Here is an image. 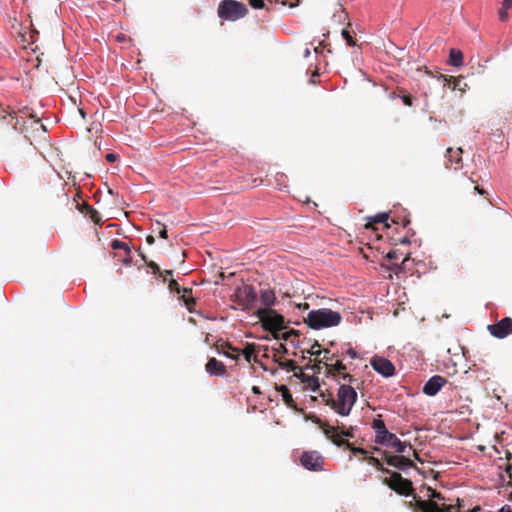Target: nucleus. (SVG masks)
<instances>
[{"mask_svg": "<svg viewBox=\"0 0 512 512\" xmlns=\"http://www.w3.org/2000/svg\"><path fill=\"white\" fill-rule=\"evenodd\" d=\"M307 353L311 356H315V357H318L322 354V350L320 349V344L318 343V341H315L313 343V345L311 346V348L309 350H307Z\"/></svg>", "mask_w": 512, "mask_h": 512, "instance_id": "f704fd0d", "label": "nucleus"}, {"mask_svg": "<svg viewBox=\"0 0 512 512\" xmlns=\"http://www.w3.org/2000/svg\"><path fill=\"white\" fill-rule=\"evenodd\" d=\"M300 463L307 470L320 471L323 469L324 458L316 451H306L301 455Z\"/></svg>", "mask_w": 512, "mask_h": 512, "instance_id": "1a4fd4ad", "label": "nucleus"}, {"mask_svg": "<svg viewBox=\"0 0 512 512\" xmlns=\"http://www.w3.org/2000/svg\"><path fill=\"white\" fill-rule=\"evenodd\" d=\"M322 353L324 354L323 358L321 359L323 361V364L325 365V362L329 363L333 360L334 355L330 354V351L328 349L322 350Z\"/></svg>", "mask_w": 512, "mask_h": 512, "instance_id": "79ce46f5", "label": "nucleus"}, {"mask_svg": "<svg viewBox=\"0 0 512 512\" xmlns=\"http://www.w3.org/2000/svg\"><path fill=\"white\" fill-rule=\"evenodd\" d=\"M249 4L254 9H262L265 6L263 0H249Z\"/></svg>", "mask_w": 512, "mask_h": 512, "instance_id": "a19ab883", "label": "nucleus"}, {"mask_svg": "<svg viewBox=\"0 0 512 512\" xmlns=\"http://www.w3.org/2000/svg\"><path fill=\"white\" fill-rule=\"evenodd\" d=\"M260 300H261V303L264 306H266V308H270L275 303V300H276L275 293L270 289L262 290L261 294H260Z\"/></svg>", "mask_w": 512, "mask_h": 512, "instance_id": "b1692460", "label": "nucleus"}, {"mask_svg": "<svg viewBox=\"0 0 512 512\" xmlns=\"http://www.w3.org/2000/svg\"><path fill=\"white\" fill-rule=\"evenodd\" d=\"M401 98H402L403 103L406 106H409V107L413 106V97L411 95L405 94Z\"/></svg>", "mask_w": 512, "mask_h": 512, "instance_id": "c03bdc74", "label": "nucleus"}, {"mask_svg": "<svg viewBox=\"0 0 512 512\" xmlns=\"http://www.w3.org/2000/svg\"><path fill=\"white\" fill-rule=\"evenodd\" d=\"M356 401L357 392L355 389L348 384H342L338 389L337 399L329 395L326 404L339 415L348 416Z\"/></svg>", "mask_w": 512, "mask_h": 512, "instance_id": "f257e3e1", "label": "nucleus"}, {"mask_svg": "<svg viewBox=\"0 0 512 512\" xmlns=\"http://www.w3.org/2000/svg\"><path fill=\"white\" fill-rule=\"evenodd\" d=\"M298 307L302 310L308 309L309 305L308 303L299 304Z\"/></svg>", "mask_w": 512, "mask_h": 512, "instance_id": "bf43d9fd", "label": "nucleus"}, {"mask_svg": "<svg viewBox=\"0 0 512 512\" xmlns=\"http://www.w3.org/2000/svg\"><path fill=\"white\" fill-rule=\"evenodd\" d=\"M335 428L337 430V433L340 435V438H342V436L348 437V438H353L354 437V428L353 427L345 429L344 426H343L341 428V431H339V429H340L339 426H337Z\"/></svg>", "mask_w": 512, "mask_h": 512, "instance_id": "72a5a7b5", "label": "nucleus"}, {"mask_svg": "<svg viewBox=\"0 0 512 512\" xmlns=\"http://www.w3.org/2000/svg\"><path fill=\"white\" fill-rule=\"evenodd\" d=\"M380 417L379 415L372 423V428L376 433L375 442L381 445H388L392 440H396V435L387 430L384 421Z\"/></svg>", "mask_w": 512, "mask_h": 512, "instance_id": "6e6552de", "label": "nucleus"}, {"mask_svg": "<svg viewBox=\"0 0 512 512\" xmlns=\"http://www.w3.org/2000/svg\"><path fill=\"white\" fill-rule=\"evenodd\" d=\"M453 507L454 512H464L463 510V500L459 498L456 500L455 504H450Z\"/></svg>", "mask_w": 512, "mask_h": 512, "instance_id": "37998d69", "label": "nucleus"}, {"mask_svg": "<svg viewBox=\"0 0 512 512\" xmlns=\"http://www.w3.org/2000/svg\"><path fill=\"white\" fill-rule=\"evenodd\" d=\"M20 123L19 118L15 115L14 111L8 108L0 107V128L2 130H18V124Z\"/></svg>", "mask_w": 512, "mask_h": 512, "instance_id": "f8f14e48", "label": "nucleus"}, {"mask_svg": "<svg viewBox=\"0 0 512 512\" xmlns=\"http://www.w3.org/2000/svg\"><path fill=\"white\" fill-rule=\"evenodd\" d=\"M347 354L351 357V358H356L357 357V353L355 350H353L352 348L348 349L347 350Z\"/></svg>", "mask_w": 512, "mask_h": 512, "instance_id": "603ef678", "label": "nucleus"}, {"mask_svg": "<svg viewBox=\"0 0 512 512\" xmlns=\"http://www.w3.org/2000/svg\"><path fill=\"white\" fill-rule=\"evenodd\" d=\"M146 242L149 244V245H152L154 244L155 242V238L152 236V235H148L147 238H146Z\"/></svg>", "mask_w": 512, "mask_h": 512, "instance_id": "864d4df0", "label": "nucleus"}, {"mask_svg": "<svg viewBox=\"0 0 512 512\" xmlns=\"http://www.w3.org/2000/svg\"><path fill=\"white\" fill-rule=\"evenodd\" d=\"M80 193H81V191H80V190H78V192L76 193V196H79V197H80Z\"/></svg>", "mask_w": 512, "mask_h": 512, "instance_id": "774afa93", "label": "nucleus"}, {"mask_svg": "<svg viewBox=\"0 0 512 512\" xmlns=\"http://www.w3.org/2000/svg\"><path fill=\"white\" fill-rule=\"evenodd\" d=\"M463 63V53L460 50L451 49L449 53V64L455 67L461 66Z\"/></svg>", "mask_w": 512, "mask_h": 512, "instance_id": "cd10ccee", "label": "nucleus"}, {"mask_svg": "<svg viewBox=\"0 0 512 512\" xmlns=\"http://www.w3.org/2000/svg\"><path fill=\"white\" fill-rule=\"evenodd\" d=\"M388 445L395 449V451L399 454H404L407 452V448L412 450V446L409 443L402 442L397 436L396 440H392Z\"/></svg>", "mask_w": 512, "mask_h": 512, "instance_id": "bb28decb", "label": "nucleus"}, {"mask_svg": "<svg viewBox=\"0 0 512 512\" xmlns=\"http://www.w3.org/2000/svg\"><path fill=\"white\" fill-rule=\"evenodd\" d=\"M444 79H445V81L448 82L449 87H451L453 90H455L458 87V85L461 81L460 79L455 78L453 76H450L449 78L445 77Z\"/></svg>", "mask_w": 512, "mask_h": 512, "instance_id": "ea45409f", "label": "nucleus"}, {"mask_svg": "<svg viewBox=\"0 0 512 512\" xmlns=\"http://www.w3.org/2000/svg\"><path fill=\"white\" fill-rule=\"evenodd\" d=\"M251 390L256 395L261 394V390H260V388L258 386H253Z\"/></svg>", "mask_w": 512, "mask_h": 512, "instance_id": "6e6d98bb", "label": "nucleus"}, {"mask_svg": "<svg viewBox=\"0 0 512 512\" xmlns=\"http://www.w3.org/2000/svg\"><path fill=\"white\" fill-rule=\"evenodd\" d=\"M294 376L300 379L301 382L306 383L313 392H316L320 387L318 377L306 375L301 371V369L299 372H295Z\"/></svg>", "mask_w": 512, "mask_h": 512, "instance_id": "412c9836", "label": "nucleus"}, {"mask_svg": "<svg viewBox=\"0 0 512 512\" xmlns=\"http://www.w3.org/2000/svg\"><path fill=\"white\" fill-rule=\"evenodd\" d=\"M507 458H508V459H512V455H511V453H510V452H508V453H507Z\"/></svg>", "mask_w": 512, "mask_h": 512, "instance_id": "69168bd1", "label": "nucleus"}, {"mask_svg": "<svg viewBox=\"0 0 512 512\" xmlns=\"http://www.w3.org/2000/svg\"><path fill=\"white\" fill-rule=\"evenodd\" d=\"M427 497H428V500H431V501H445L446 498L438 491H436L435 489H432L430 487L427 488Z\"/></svg>", "mask_w": 512, "mask_h": 512, "instance_id": "473e14b6", "label": "nucleus"}, {"mask_svg": "<svg viewBox=\"0 0 512 512\" xmlns=\"http://www.w3.org/2000/svg\"><path fill=\"white\" fill-rule=\"evenodd\" d=\"M389 218V214L386 212L378 213L374 217L369 218V222L365 225L367 229H374L376 224H384L385 228H389L390 225L387 223Z\"/></svg>", "mask_w": 512, "mask_h": 512, "instance_id": "4be33fe9", "label": "nucleus"}, {"mask_svg": "<svg viewBox=\"0 0 512 512\" xmlns=\"http://www.w3.org/2000/svg\"><path fill=\"white\" fill-rule=\"evenodd\" d=\"M323 364L322 360H315V363L313 365L307 364L305 366V369H312L314 374H320L321 372V365Z\"/></svg>", "mask_w": 512, "mask_h": 512, "instance_id": "4c0bfd02", "label": "nucleus"}, {"mask_svg": "<svg viewBox=\"0 0 512 512\" xmlns=\"http://www.w3.org/2000/svg\"><path fill=\"white\" fill-rule=\"evenodd\" d=\"M474 190L477 191L480 195H484L486 193V191L479 186H475Z\"/></svg>", "mask_w": 512, "mask_h": 512, "instance_id": "4d7b16f0", "label": "nucleus"}, {"mask_svg": "<svg viewBox=\"0 0 512 512\" xmlns=\"http://www.w3.org/2000/svg\"><path fill=\"white\" fill-rule=\"evenodd\" d=\"M413 454H414L415 458H416L417 460H419L418 453H417L415 450L413 451Z\"/></svg>", "mask_w": 512, "mask_h": 512, "instance_id": "0e129e2a", "label": "nucleus"}, {"mask_svg": "<svg viewBox=\"0 0 512 512\" xmlns=\"http://www.w3.org/2000/svg\"><path fill=\"white\" fill-rule=\"evenodd\" d=\"M88 205L87 203L77 204V208L80 212L87 214V210L85 209V206Z\"/></svg>", "mask_w": 512, "mask_h": 512, "instance_id": "8fccbe9b", "label": "nucleus"}, {"mask_svg": "<svg viewBox=\"0 0 512 512\" xmlns=\"http://www.w3.org/2000/svg\"><path fill=\"white\" fill-rule=\"evenodd\" d=\"M85 209L87 210V214L88 217L97 225H101L102 224V217L100 215V213L95 210L93 207H91L90 205H86L85 206Z\"/></svg>", "mask_w": 512, "mask_h": 512, "instance_id": "7c9ffc66", "label": "nucleus"}, {"mask_svg": "<svg viewBox=\"0 0 512 512\" xmlns=\"http://www.w3.org/2000/svg\"><path fill=\"white\" fill-rule=\"evenodd\" d=\"M168 288L171 292L173 293H176V294H180L183 290V288H181V286L179 285V283L174 280V279H171L168 283Z\"/></svg>", "mask_w": 512, "mask_h": 512, "instance_id": "c9c22d12", "label": "nucleus"}, {"mask_svg": "<svg viewBox=\"0 0 512 512\" xmlns=\"http://www.w3.org/2000/svg\"><path fill=\"white\" fill-rule=\"evenodd\" d=\"M279 350H280V351H282L283 353H286V352H287V349H286V347H285V345H284V344H280V345H279Z\"/></svg>", "mask_w": 512, "mask_h": 512, "instance_id": "052dcab7", "label": "nucleus"}, {"mask_svg": "<svg viewBox=\"0 0 512 512\" xmlns=\"http://www.w3.org/2000/svg\"><path fill=\"white\" fill-rule=\"evenodd\" d=\"M157 225L162 226V229L159 231V237L166 239L168 237L166 227L162 225L160 222H157Z\"/></svg>", "mask_w": 512, "mask_h": 512, "instance_id": "de8ad7c7", "label": "nucleus"}, {"mask_svg": "<svg viewBox=\"0 0 512 512\" xmlns=\"http://www.w3.org/2000/svg\"><path fill=\"white\" fill-rule=\"evenodd\" d=\"M462 153L463 150L461 148H457L456 150L448 148L446 151V157L450 163L459 165L462 162Z\"/></svg>", "mask_w": 512, "mask_h": 512, "instance_id": "a878e982", "label": "nucleus"}, {"mask_svg": "<svg viewBox=\"0 0 512 512\" xmlns=\"http://www.w3.org/2000/svg\"><path fill=\"white\" fill-rule=\"evenodd\" d=\"M366 460L367 462L370 464V465H373L374 467H376L378 470L384 472V473H391V470H389L388 468H385L383 466V464L381 463V461L374 457V456H367L366 457Z\"/></svg>", "mask_w": 512, "mask_h": 512, "instance_id": "2f4dec72", "label": "nucleus"}, {"mask_svg": "<svg viewBox=\"0 0 512 512\" xmlns=\"http://www.w3.org/2000/svg\"><path fill=\"white\" fill-rule=\"evenodd\" d=\"M248 13L245 4L236 0H222L217 9V14L221 19L236 21L243 18Z\"/></svg>", "mask_w": 512, "mask_h": 512, "instance_id": "7ed1b4c3", "label": "nucleus"}, {"mask_svg": "<svg viewBox=\"0 0 512 512\" xmlns=\"http://www.w3.org/2000/svg\"><path fill=\"white\" fill-rule=\"evenodd\" d=\"M385 460L389 466L395 467L402 471L415 467L414 462L403 455L387 456Z\"/></svg>", "mask_w": 512, "mask_h": 512, "instance_id": "dca6fc26", "label": "nucleus"}, {"mask_svg": "<svg viewBox=\"0 0 512 512\" xmlns=\"http://www.w3.org/2000/svg\"><path fill=\"white\" fill-rule=\"evenodd\" d=\"M105 158L108 162L113 163L117 160V155L114 153H108L106 154Z\"/></svg>", "mask_w": 512, "mask_h": 512, "instance_id": "09e8293b", "label": "nucleus"}, {"mask_svg": "<svg viewBox=\"0 0 512 512\" xmlns=\"http://www.w3.org/2000/svg\"><path fill=\"white\" fill-rule=\"evenodd\" d=\"M315 422L320 424V427L323 430L325 436L329 438L335 445L349 449L354 455L360 454L365 456V458L367 457L368 451L366 449L355 447L348 440L340 438V435L337 433V430L334 428V426L323 424L319 418H316Z\"/></svg>", "mask_w": 512, "mask_h": 512, "instance_id": "39448f33", "label": "nucleus"}, {"mask_svg": "<svg viewBox=\"0 0 512 512\" xmlns=\"http://www.w3.org/2000/svg\"><path fill=\"white\" fill-rule=\"evenodd\" d=\"M215 348L218 353L225 355L226 357L238 360L240 355V350L233 347L229 342H216Z\"/></svg>", "mask_w": 512, "mask_h": 512, "instance_id": "6ab92c4d", "label": "nucleus"}, {"mask_svg": "<svg viewBox=\"0 0 512 512\" xmlns=\"http://www.w3.org/2000/svg\"><path fill=\"white\" fill-rule=\"evenodd\" d=\"M274 361L278 363L280 368L285 369L287 371L300 370L298 365L293 360H284L283 361V360L274 358Z\"/></svg>", "mask_w": 512, "mask_h": 512, "instance_id": "c85d7f7f", "label": "nucleus"}, {"mask_svg": "<svg viewBox=\"0 0 512 512\" xmlns=\"http://www.w3.org/2000/svg\"><path fill=\"white\" fill-rule=\"evenodd\" d=\"M288 337H289V333H288V332H285V333H283V334H282V338H283L284 340H287V339H288Z\"/></svg>", "mask_w": 512, "mask_h": 512, "instance_id": "680f3d73", "label": "nucleus"}, {"mask_svg": "<svg viewBox=\"0 0 512 512\" xmlns=\"http://www.w3.org/2000/svg\"><path fill=\"white\" fill-rule=\"evenodd\" d=\"M231 298L232 301L241 306L243 310H249L257 300V293L253 286L242 285L235 289Z\"/></svg>", "mask_w": 512, "mask_h": 512, "instance_id": "423d86ee", "label": "nucleus"}, {"mask_svg": "<svg viewBox=\"0 0 512 512\" xmlns=\"http://www.w3.org/2000/svg\"><path fill=\"white\" fill-rule=\"evenodd\" d=\"M499 512H512V508L508 505L502 507Z\"/></svg>", "mask_w": 512, "mask_h": 512, "instance_id": "5fc2aeb1", "label": "nucleus"}, {"mask_svg": "<svg viewBox=\"0 0 512 512\" xmlns=\"http://www.w3.org/2000/svg\"><path fill=\"white\" fill-rule=\"evenodd\" d=\"M181 293H183L181 296V299H182L184 305L190 312H193L194 305H195V299L192 296V289L191 288H183Z\"/></svg>", "mask_w": 512, "mask_h": 512, "instance_id": "5701e85b", "label": "nucleus"}, {"mask_svg": "<svg viewBox=\"0 0 512 512\" xmlns=\"http://www.w3.org/2000/svg\"><path fill=\"white\" fill-rule=\"evenodd\" d=\"M325 368L327 375L339 376L342 380L348 382L354 381L353 376L345 372L346 366L341 361H337L335 364L325 362Z\"/></svg>", "mask_w": 512, "mask_h": 512, "instance_id": "2eb2a0df", "label": "nucleus"}, {"mask_svg": "<svg viewBox=\"0 0 512 512\" xmlns=\"http://www.w3.org/2000/svg\"><path fill=\"white\" fill-rule=\"evenodd\" d=\"M341 321L342 316L339 312L327 308L311 310L304 318L307 326L314 330L334 327Z\"/></svg>", "mask_w": 512, "mask_h": 512, "instance_id": "f03ea898", "label": "nucleus"}, {"mask_svg": "<svg viewBox=\"0 0 512 512\" xmlns=\"http://www.w3.org/2000/svg\"><path fill=\"white\" fill-rule=\"evenodd\" d=\"M408 242H409V241H408L406 238H404V239L402 240V243H408Z\"/></svg>", "mask_w": 512, "mask_h": 512, "instance_id": "338daca9", "label": "nucleus"}, {"mask_svg": "<svg viewBox=\"0 0 512 512\" xmlns=\"http://www.w3.org/2000/svg\"><path fill=\"white\" fill-rule=\"evenodd\" d=\"M159 275H160V277L163 278V281H167L168 276L173 275V271L172 270L160 271Z\"/></svg>", "mask_w": 512, "mask_h": 512, "instance_id": "a18cd8bd", "label": "nucleus"}, {"mask_svg": "<svg viewBox=\"0 0 512 512\" xmlns=\"http://www.w3.org/2000/svg\"><path fill=\"white\" fill-rule=\"evenodd\" d=\"M407 505L414 512H436L439 503L431 500H423L414 495L413 501L408 502Z\"/></svg>", "mask_w": 512, "mask_h": 512, "instance_id": "ddd939ff", "label": "nucleus"}, {"mask_svg": "<svg viewBox=\"0 0 512 512\" xmlns=\"http://www.w3.org/2000/svg\"><path fill=\"white\" fill-rule=\"evenodd\" d=\"M370 363L372 368L384 377H391L395 373L393 363L384 357L375 356L371 359Z\"/></svg>", "mask_w": 512, "mask_h": 512, "instance_id": "9b49d317", "label": "nucleus"}, {"mask_svg": "<svg viewBox=\"0 0 512 512\" xmlns=\"http://www.w3.org/2000/svg\"><path fill=\"white\" fill-rule=\"evenodd\" d=\"M276 390L281 394L282 399L287 407L293 409L294 411H300L298 408L296 402L294 401L292 394L290 393V390L286 385H279L276 386Z\"/></svg>", "mask_w": 512, "mask_h": 512, "instance_id": "aec40b11", "label": "nucleus"}, {"mask_svg": "<svg viewBox=\"0 0 512 512\" xmlns=\"http://www.w3.org/2000/svg\"><path fill=\"white\" fill-rule=\"evenodd\" d=\"M389 260H394L397 258V253L395 251H390L387 256H386Z\"/></svg>", "mask_w": 512, "mask_h": 512, "instance_id": "3c124183", "label": "nucleus"}, {"mask_svg": "<svg viewBox=\"0 0 512 512\" xmlns=\"http://www.w3.org/2000/svg\"><path fill=\"white\" fill-rule=\"evenodd\" d=\"M111 248L113 250H123V255L122 254H116V256L121 258L122 262L125 265H130L131 264V262H132L131 249H130L128 243L123 242V241L118 240V239H114L111 242Z\"/></svg>", "mask_w": 512, "mask_h": 512, "instance_id": "f3484780", "label": "nucleus"}, {"mask_svg": "<svg viewBox=\"0 0 512 512\" xmlns=\"http://www.w3.org/2000/svg\"><path fill=\"white\" fill-rule=\"evenodd\" d=\"M446 383L445 377L434 375L425 383L422 391L427 396H435Z\"/></svg>", "mask_w": 512, "mask_h": 512, "instance_id": "4468645a", "label": "nucleus"}, {"mask_svg": "<svg viewBox=\"0 0 512 512\" xmlns=\"http://www.w3.org/2000/svg\"><path fill=\"white\" fill-rule=\"evenodd\" d=\"M262 327L271 332L277 333L285 328L284 317L270 308H260L255 312Z\"/></svg>", "mask_w": 512, "mask_h": 512, "instance_id": "20e7f679", "label": "nucleus"}, {"mask_svg": "<svg viewBox=\"0 0 512 512\" xmlns=\"http://www.w3.org/2000/svg\"><path fill=\"white\" fill-rule=\"evenodd\" d=\"M342 36L346 40L347 45H349V46L356 45V40L352 37L351 33L348 30L343 29Z\"/></svg>", "mask_w": 512, "mask_h": 512, "instance_id": "e433bc0d", "label": "nucleus"}, {"mask_svg": "<svg viewBox=\"0 0 512 512\" xmlns=\"http://www.w3.org/2000/svg\"><path fill=\"white\" fill-rule=\"evenodd\" d=\"M206 372L211 376H224L226 374V366L223 362L212 357L205 365Z\"/></svg>", "mask_w": 512, "mask_h": 512, "instance_id": "a211bd4d", "label": "nucleus"}, {"mask_svg": "<svg viewBox=\"0 0 512 512\" xmlns=\"http://www.w3.org/2000/svg\"><path fill=\"white\" fill-rule=\"evenodd\" d=\"M511 470H512V465L511 464H507L506 467H505V472H506V474H507V476L509 478V482L508 483L512 485V482H511V480H512V472H511Z\"/></svg>", "mask_w": 512, "mask_h": 512, "instance_id": "49530a36", "label": "nucleus"}, {"mask_svg": "<svg viewBox=\"0 0 512 512\" xmlns=\"http://www.w3.org/2000/svg\"><path fill=\"white\" fill-rule=\"evenodd\" d=\"M389 478H384L383 483L400 495H411L414 491L412 482L398 472L391 471Z\"/></svg>", "mask_w": 512, "mask_h": 512, "instance_id": "0eeeda50", "label": "nucleus"}, {"mask_svg": "<svg viewBox=\"0 0 512 512\" xmlns=\"http://www.w3.org/2000/svg\"><path fill=\"white\" fill-rule=\"evenodd\" d=\"M79 112L83 118H85V112L82 109H79Z\"/></svg>", "mask_w": 512, "mask_h": 512, "instance_id": "e2e57ef3", "label": "nucleus"}, {"mask_svg": "<svg viewBox=\"0 0 512 512\" xmlns=\"http://www.w3.org/2000/svg\"><path fill=\"white\" fill-rule=\"evenodd\" d=\"M490 334L498 339H503L512 334V318L505 317L495 324L487 327Z\"/></svg>", "mask_w": 512, "mask_h": 512, "instance_id": "9d476101", "label": "nucleus"}, {"mask_svg": "<svg viewBox=\"0 0 512 512\" xmlns=\"http://www.w3.org/2000/svg\"><path fill=\"white\" fill-rule=\"evenodd\" d=\"M142 259L147 263L148 267H150L153 271V274H159L160 273V267L157 263L153 261H147L146 256L144 254H141Z\"/></svg>", "mask_w": 512, "mask_h": 512, "instance_id": "58836bf2", "label": "nucleus"}, {"mask_svg": "<svg viewBox=\"0 0 512 512\" xmlns=\"http://www.w3.org/2000/svg\"><path fill=\"white\" fill-rule=\"evenodd\" d=\"M512 7V0H503L501 8L499 10V19L502 22H505L509 15L508 10Z\"/></svg>", "mask_w": 512, "mask_h": 512, "instance_id": "c756f323", "label": "nucleus"}, {"mask_svg": "<svg viewBox=\"0 0 512 512\" xmlns=\"http://www.w3.org/2000/svg\"><path fill=\"white\" fill-rule=\"evenodd\" d=\"M254 353H255V344H252V343H247L245 345V348L241 352V354L244 356L245 360L248 363H251L252 361L255 363H260L257 356H255Z\"/></svg>", "mask_w": 512, "mask_h": 512, "instance_id": "393cba45", "label": "nucleus"}, {"mask_svg": "<svg viewBox=\"0 0 512 512\" xmlns=\"http://www.w3.org/2000/svg\"><path fill=\"white\" fill-rule=\"evenodd\" d=\"M401 223H402V226H403V227H406V226H408V225L410 224V219H408V218L404 217V218L402 219V222H401Z\"/></svg>", "mask_w": 512, "mask_h": 512, "instance_id": "13d9d810", "label": "nucleus"}]
</instances>
